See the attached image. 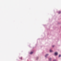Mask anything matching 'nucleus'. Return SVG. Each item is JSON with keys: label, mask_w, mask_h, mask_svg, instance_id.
<instances>
[{"label": "nucleus", "mask_w": 61, "mask_h": 61, "mask_svg": "<svg viewBox=\"0 0 61 61\" xmlns=\"http://www.w3.org/2000/svg\"><path fill=\"white\" fill-rule=\"evenodd\" d=\"M55 56H56V55H57V52H55Z\"/></svg>", "instance_id": "1"}, {"label": "nucleus", "mask_w": 61, "mask_h": 61, "mask_svg": "<svg viewBox=\"0 0 61 61\" xmlns=\"http://www.w3.org/2000/svg\"><path fill=\"white\" fill-rule=\"evenodd\" d=\"M33 53H34V52H30V54L31 55V54H33Z\"/></svg>", "instance_id": "2"}, {"label": "nucleus", "mask_w": 61, "mask_h": 61, "mask_svg": "<svg viewBox=\"0 0 61 61\" xmlns=\"http://www.w3.org/2000/svg\"><path fill=\"white\" fill-rule=\"evenodd\" d=\"M48 56V54L46 55L45 56V57H46V56Z\"/></svg>", "instance_id": "3"}, {"label": "nucleus", "mask_w": 61, "mask_h": 61, "mask_svg": "<svg viewBox=\"0 0 61 61\" xmlns=\"http://www.w3.org/2000/svg\"><path fill=\"white\" fill-rule=\"evenodd\" d=\"M50 52H51L52 51V50H50Z\"/></svg>", "instance_id": "4"}, {"label": "nucleus", "mask_w": 61, "mask_h": 61, "mask_svg": "<svg viewBox=\"0 0 61 61\" xmlns=\"http://www.w3.org/2000/svg\"><path fill=\"white\" fill-rule=\"evenodd\" d=\"M61 13V12L60 11H59L58 13L59 14H60Z\"/></svg>", "instance_id": "5"}, {"label": "nucleus", "mask_w": 61, "mask_h": 61, "mask_svg": "<svg viewBox=\"0 0 61 61\" xmlns=\"http://www.w3.org/2000/svg\"><path fill=\"white\" fill-rule=\"evenodd\" d=\"M61 56V55H59V57H60Z\"/></svg>", "instance_id": "6"}, {"label": "nucleus", "mask_w": 61, "mask_h": 61, "mask_svg": "<svg viewBox=\"0 0 61 61\" xmlns=\"http://www.w3.org/2000/svg\"><path fill=\"white\" fill-rule=\"evenodd\" d=\"M51 59V58H50V59H49V60H50V59Z\"/></svg>", "instance_id": "7"}, {"label": "nucleus", "mask_w": 61, "mask_h": 61, "mask_svg": "<svg viewBox=\"0 0 61 61\" xmlns=\"http://www.w3.org/2000/svg\"><path fill=\"white\" fill-rule=\"evenodd\" d=\"M53 46V47H54V46Z\"/></svg>", "instance_id": "8"}]
</instances>
